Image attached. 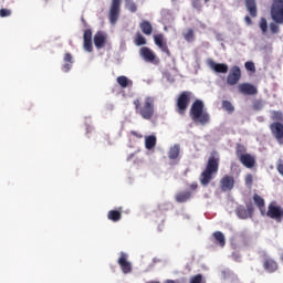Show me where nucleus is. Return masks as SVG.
<instances>
[{
    "instance_id": "nucleus-1",
    "label": "nucleus",
    "mask_w": 283,
    "mask_h": 283,
    "mask_svg": "<svg viewBox=\"0 0 283 283\" xmlns=\"http://www.w3.org/2000/svg\"><path fill=\"white\" fill-rule=\"evenodd\" d=\"M220 169V156L216 153H212L208 158L205 170L200 174L199 180L202 187H208L209 182L218 176Z\"/></svg>"
},
{
    "instance_id": "nucleus-2",
    "label": "nucleus",
    "mask_w": 283,
    "mask_h": 283,
    "mask_svg": "<svg viewBox=\"0 0 283 283\" xmlns=\"http://www.w3.org/2000/svg\"><path fill=\"white\" fill-rule=\"evenodd\" d=\"M155 103L156 99L153 96H146L144 102L140 98L134 99L133 105H135L136 114L142 116L144 120H151L156 114Z\"/></svg>"
},
{
    "instance_id": "nucleus-3",
    "label": "nucleus",
    "mask_w": 283,
    "mask_h": 283,
    "mask_svg": "<svg viewBox=\"0 0 283 283\" xmlns=\"http://www.w3.org/2000/svg\"><path fill=\"white\" fill-rule=\"evenodd\" d=\"M271 19L274 22L270 23V31L272 34L280 32V25L283 24V0H273L270 8Z\"/></svg>"
},
{
    "instance_id": "nucleus-4",
    "label": "nucleus",
    "mask_w": 283,
    "mask_h": 283,
    "mask_svg": "<svg viewBox=\"0 0 283 283\" xmlns=\"http://www.w3.org/2000/svg\"><path fill=\"white\" fill-rule=\"evenodd\" d=\"M190 118L199 125H207L211 120V116L205 111V102L196 99L190 107Z\"/></svg>"
},
{
    "instance_id": "nucleus-5",
    "label": "nucleus",
    "mask_w": 283,
    "mask_h": 283,
    "mask_svg": "<svg viewBox=\"0 0 283 283\" xmlns=\"http://www.w3.org/2000/svg\"><path fill=\"white\" fill-rule=\"evenodd\" d=\"M261 216H266V218H270L271 220H275V222H282V220H283V207L277 206V202L272 201L268 206V210H264V212Z\"/></svg>"
},
{
    "instance_id": "nucleus-6",
    "label": "nucleus",
    "mask_w": 283,
    "mask_h": 283,
    "mask_svg": "<svg viewBox=\"0 0 283 283\" xmlns=\"http://www.w3.org/2000/svg\"><path fill=\"white\" fill-rule=\"evenodd\" d=\"M189 103H191V92L189 91L181 92L177 98L178 114L184 115L185 112H187V107H189Z\"/></svg>"
},
{
    "instance_id": "nucleus-7",
    "label": "nucleus",
    "mask_w": 283,
    "mask_h": 283,
    "mask_svg": "<svg viewBox=\"0 0 283 283\" xmlns=\"http://www.w3.org/2000/svg\"><path fill=\"white\" fill-rule=\"evenodd\" d=\"M120 3H122V0H112L111 2L108 19L112 25H116V23L118 22V19L120 17Z\"/></svg>"
},
{
    "instance_id": "nucleus-8",
    "label": "nucleus",
    "mask_w": 283,
    "mask_h": 283,
    "mask_svg": "<svg viewBox=\"0 0 283 283\" xmlns=\"http://www.w3.org/2000/svg\"><path fill=\"white\" fill-rule=\"evenodd\" d=\"M237 156L240 163L243 165V167H247V169H253V167H255V157L251 154H242V150L238 148Z\"/></svg>"
},
{
    "instance_id": "nucleus-9",
    "label": "nucleus",
    "mask_w": 283,
    "mask_h": 283,
    "mask_svg": "<svg viewBox=\"0 0 283 283\" xmlns=\"http://www.w3.org/2000/svg\"><path fill=\"white\" fill-rule=\"evenodd\" d=\"M270 132L275 138V140L279 143V145H283V124L282 122H273L270 124Z\"/></svg>"
},
{
    "instance_id": "nucleus-10",
    "label": "nucleus",
    "mask_w": 283,
    "mask_h": 283,
    "mask_svg": "<svg viewBox=\"0 0 283 283\" xmlns=\"http://www.w3.org/2000/svg\"><path fill=\"white\" fill-rule=\"evenodd\" d=\"M128 260H129V254L125 252H120L119 258L117 260V264L120 266L122 273H124V275H127L133 271L132 262H129Z\"/></svg>"
},
{
    "instance_id": "nucleus-11",
    "label": "nucleus",
    "mask_w": 283,
    "mask_h": 283,
    "mask_svg": "<svg viewBox=\"0 0 283 283\" xmlns=\"http://www.w3.org/2000/svg\"><path fill=\"white\" fill-rule=\"evenodd\" d=\"M240 78H242V71L240 70V66H232L227 76V83L231 86L238 85V83H240Z\"/></svg>"
},
{
    "instance_id": "nucleus-12",
    "label": "nucleus",
    "mask_w": 283,
    "mask_h": 283,
    "mask_svg": "<svg viewBox=\"0 0 283 283\" xmlns=\"http://www.w3.org/2000/svg\"><path fill=\"white\" fill-rule=\"evenodd\" d=\"M219 187L223 193L233 191V187H235V178L231 175H224L219 181Z\"/></svg>"
},
{
    "instance_id": "nucleus-13",
    "label": "nucleus",
    "mask_w": 283,
    "mask_h": 283,
    "mask_svg": "<svg viewBox=\"0 0 283 283\" xmlns=\"http://www.w3.org/2000/svg\"><path fill=\"white\" fill-rule=\"evenodd\" d=\"M261 258L263 260V269L268 273H275L277 271V262L273 260L266 252H262Z\"/></svg>"
},
{
    "instance_id": "nucleus-14",
    "label": "nucleus",
    "mask_w": 283,
    "mask_h": 283,
    "mask_svg": "<svg viewBox=\"0 0 283 283\" xmlns=\"http://www.w3.org/2000/svg\"><path fill=\"white\" fill-rule=\"evenodd\" d=\"M235 213L240 220H249V218H253V206H239L235 210Z\"/></svg>"
},
{
    "instance_id": "nucleus-15",
    "label": "nucleus",
    "mask_w": 283,
    "mask_h": 283,
    "mask_svg": "<svg viewBox=\"0 0 283 283\" xmlns=\"http://www.w3.org/2000/svg\"><path fill=\"white\" fill-rule=\"evenodd\" d=\"M238 91L243 96H255L258 94V87L251 83H241L238 85Z\"/></svg>"
},
{
    "instance_id": "nucleus-16",
    "label": "nucleus",
    "mask_w": 283,
    "mask_h": 283,
    "mask_svg": "<svg viewBox=\"0 0 283 283\" xmlns=\"http://www.w3.org/2000/svg\"><path fill=\"white\" fill-rule=\"evenodd\" d=\"M155 45L161 50L167 56H171V51H169V46H167V42L165 41V35L163 33L154 35Z\"/></svg>"
},
{
    "instance_id": "nucleus-17",
    "label": "nucleus",
    "mask_w": 283,
    "mask_h": 283,
    "mask_svg": "<svg viewBox=\"0 0 283 283\" xmlns=\"http://www.w3.org/2000/svg\"><path fill=\"white\" fill-rule=\"evenodd\" d=\"M93 41L97 50H103V46L107 45V33L104 31H97L93 38Z\"/></svg>"
},
{
    "instance_id": "nucleus-18",
    "label": "nucleus",
    "mask_w": 283,
    "mask_h": 283,
    "mask_svg": "<svg viewBox=\"0 0 283 283\" xmlns=\"http://www.w3.org/2000/svg\"><path fill=\"white\" fill-rule=\"evenodd\" d=\"M208 65L217 74H227L229 72V65L224 63H216L213 60H208Z\"/></svg>"
},
{
    "instance_id": "nucleus-19",
    "label": "nucleus",
    "mask_w": 283,
    "mask_h": 283,
    "mask_svg": "<svg viewBox=\"0 0 283 283\" xmlns=\"http://www.w3.org/2000/svg\"><path fill=\"white\" fill-rule=\"evenodd\" d=\"M139 55L146 61V63H154V61H156V53L147 46H143L139 50Z\"/></svg>"
},
{
    "instance_id": "nucleus-20",
    "label": "nucleus",
    "mask_w": 283,
    "mask_h": 283,
    "mask_svg": "<svg viewBox=\"0 0 283 283\" xmlns=\"http://www.w3.org/2000/svg\"><path fill=\"white\" fill-rule=\"evenodd\" d=\"M245 8L252 19L258 17V2L255 0H244Z\"/></svg>"
},
{
    "instance_id": "nucleus-21",
    "label": "nucleus",
    "mask_w": 283,
    "mask_h": 283,
    "mask_svg": "<svg viewBox=\"0 0 283 283\" xmlns=\"http://www.w3.org/2000/svg\"><path fill=\"white\" fill-rule=\"evenodd\" d=\"M139 28L143 32V34H146V36H151L153 32H154V27L151 25L150 21L147 20H143L139 23Z\"/></svg>"
},
{
    "instance_id": "nucleus-22",
    "label": "nucleus",
    "mask_w": 283,
    "mask_h": 283,
    "mask_svg": "<svg viewBox=\"0 0 283 283\" xmlns=\"http://www.w3.org/2000/svg\"><path fill=\"white\" fill-rule=\"evenodd\" d=\"M117 84L122 86L123 90H126V87H133L134 86V81L129 80L125 75H120L116 78Z\"/></svg>"
},
{
    "instance_id": "nucleus-23",
    "label": "nucleus",
    "mask_w": 283,
    "mask_h": 283,
    "mask_svg": "<svg viewBox=\"0 0 283 283\" xmlns=\"http://www.w3.org/2000/svg\"><path fill=\"white\" fill-rule=\"evenodd\" d=\"M253 200H254V205L258 207V209L260 210L261 216H262L264 213V211L266 210L264 198H262L258 193H254L253 195Z\"/></svg>"
},
{
    "instance_id": "nucleus-24",
    "label": "nucleus",
    "mask_w": 283,
    "mask_h": 283,
    "mask_svg": "<svg viewBox=\"0 0 283 283\" xmlns=\"http://www.w3.org/2000/svg\"><path fill=\"white\" fill-rule=\"evenodd\" d=\"M176 202L182 203L191 200V191H180L175 196Z\"/></svg>"
},
{
    "instance_id": "nucleus-25",
    "label": "nucleus",
    "mask_w": 283,
    "mask_h": 283,
    "mask_svg": "<svg viewBox=\"0 0 283 283\" xmlns=\"http://www.w3.org/2000/svg\"><path fill=\"white\" fill-rule=\"evenodd\" d=\"M178 156H180V145L176 144L169 149L168 158L170 160H176L178 159Z\"/></svg>"
},
{
    "instance_id": "nucleus-26",
    "label": "nucleus",
    "mask_w": 283,
    "mask_h": 283,
    "mask_svg": "<svg viewBox=\"0 0 283 283\" xmlns=\"http://www.w3.org/2000/svg\"><path fill=\"white\" fill-rule=\"evenodd\" d=\"M216 244L219 247H224L227 244V240L224 239V234L221 231H216L213 233Z\"/></svg>"
},
{
    "instance_id": "nucleus-27",
    "label": "nucleus",
    "mask_w": 283,
    "mask_h": 283,
    "mask_svg": "<svg viewBox=\"0 0 283 283\" xmlns=\"http://www.w3.org/2000/svg\"><path fill=\"white\" fill-rule=\"evenodd\" d=\"M107 218L112 222H118L123 218V213L118 210H111L108 211Z\"/></svg>"
},
{
    "instance_id": "nucleus-28",
    "label": "nucleus",
    "mask_w": 283,
    "mask_h": 283,
    "mask_svg": "<svg viewBox=\"0 0 283 283\" xmlns=\"http://www.w3.org/2000/svg\"><path fill=\"white\" fill-rule=\"evenodd\" d=\"M156 136L155 135H149L145 139V147L146 149H154L156 147Z\"/></svg>"
},
{
    "instance_id": "nucleus-29",
    "label": "nucleus",
    "mask_w": 283,
    "mask_h": 283,
    "mask_svg": "<svg viewBox=\"0 0 283 283\" xmlns=\"http://www.w3.org/2000/svg\"><path fill=\"white\" fill-rule=\"evenodd\" d=\"M135 45H147V39H145V36H143V34L140 32H137L135 34V40H134Z\"/></svg>"
},
{
    "instance_id": "nucleus-30",
    "label": "nucleus",
    "mask_w": 283,
    "mask_h": 283,
    "mask_svg": "<svg viewBox=\"0 0 283 283\" xmlns=\"http://www.w3.org/2000/svg\"><path fill=\"white\" fill-rule=\"evenodd\" d=\"M222 108L226 109V112H228L229 114H232V112L235 111V107H233V104H231V102L227 99L222 102Z\"/></svg>"
},
{
    "instance_id": "nucleus-31",
    "label": "nucleus",
    "mask_w": 283,
    "mask_h": 283,
    "mask_svg": "<svg viewBox=\"0 0 283 283\" xmlns=\"http://www.w3.org/2000/svg\"><path fill=\"white\" fill-rule=\"evenodd\" d=\"M272 120H275V123H282L283 120V114L280 111H273L271 115Z\"/></svg>"
},
{
    "instance_id": "nucleus-32",
    "label": "nucleus",
    "mask_w": 283,
    "mask_h": 283,
    "mask_svg": "<svg viewBox=\"0 0 283 283\" xmlns=\"http://www.w3.org/2000/svg\"><path fill=\"white\" fill-rule=\"evenodd\" d=\"M259 25L263 34H266V31L269 30V22H266V18H261Z\"/></svg>"
},
{
    "instance_id": "nucleus-33",
    "label": "nucleus",
    "mask_w": 283,
    "mask_h": 283,
    "mask_svg": "<svg viewBox=\"0 0 283 283\" xmlns=\"http://www.w3.org/2000/svg\"><path fill=\"white\" fill-rule=\"evenodd\" d=\"M83 48L85 52H94V46L92 44V40H83Z\"/></svg>"
},
{
    "instance_id": "nucleus-34",
    "label": "nucleus",
    "mask_w": 283,
    "mask_h": 283,
    "mask_svg": "<svg viewBox=\"0 0 283 283\" xmlns=\"http://www.w3.org/2000/svg\"><path fill=\"white\" fill-rule=\"evenodd\" d=\"M190 283H207V282L205 281V276H202V274H197L190 277Z\"/></svg>"
},
{
    "instance_id": "nucleus-35",
    "label": "nucleus",
    "mask_w": 283,
    "mask_h": 283,
    "mask_svg": "<svg viewBox=\"0 0 283 283\" xmlns=\"http://www.w3.org/2000/svg\"><path fill=\"white\" fill-rule=\"evenodd\" d=\"M126 8L127 10H129V12H136V10H138V7L136 6V2L128 0L126 2Z\"/></svg>"
},
{
    "instance_id": "nucleus-36",
    "label": "nucleus",
    "mask_w": 283,
    "mask_h": 283,
    "mask_svg": "<svg viewBox=\"0 0 283 283\" xmlns=\"http://www.w3.org/2000/svg\"><path fill=\"white\" fill-rule=\"evenodd\" d=\"M184 38L186 41H188V43H191V41H193V30L188 29V31L184 34Z\"/></svg>"
},
{
    "instance_id": "nucleus-37",
    "label": "nucleus",
    "mask_w": 283,
    "mask_h": 283,
    "mask_svg": "<svg viewBox=\"0 0 283 283\" xmlns=\"http://www.w3.org/2000/svg\"><path fill=\"white\" fill-rule=\"evenodd\" d=\"M83 41H92V29H86L84 31Z\"/></svg>"
},
{
    "instance_id": "nucleus-38",
    "label": "nucleus",
    "mask_w": 283,
    "mask_h": 283,
    "mask_svg": "<svg viewBox=\"0 0 283 283\" xmlns=\"http://www.w3.org/2000/svg\"><path fill=\"white\" fill-rule=\"evenodd\" d=\"M245 186L247 187H253V175L248 174L245 176Z\"/></svg>"
},
{
    "instance_id": "nucleus-39",
    "label": "nucleus",
    "mask_w": 283,
    "mask_h": 283,
    "mask_svg": "<svg viewBox=\"0 0 283 283\" xmlns=\"http://www.w3.org/2000/svg\"><path fill=\"white\" fill-rule=\"evenodd\" d=\"M262 107H264V104L262 103V101H255L253 103V109H255L256 112H260V109H262Z\"/></svg>"
},
{
    "instance_id": "nucleus-40",
    "label": "nucleus",
    "mask_w": 283,
    "mask_h": 283,
    "mask_svg": "<svg viewBox=\"0 0 283 283\" xmlns=\"http://www.w3.org/2000/svg\"><path fill=\"white\" fill-rule=\"evenodd\" d=\"M192 8H195L196 10H202L201 0H192Z\"/></svg>"
},
{
    "instance_id": "nucleus-41",
    "label": "nucleus",
    "mask_w": 283,
    "mask_h": 283,
    "mask_svg": "<svg viewBox=\"0 0 283 283\" xmlns=\"http://www.w3.org/2000/svg\"><path fill=\"white\" fill-rule=\"evenodd\" d=\"M10 14H12V11L10 9H0L1 18L10 17Z\"/></svg>"
},
{
    "instance_id": "nucleus-42",
    "label": "nucleus",
    "mask_w": 283,
    "mask_h": 283,
    "mask_svg": "<svg viewBox=\"0 0 283 283\" xmlns=\"http://www.w3.org/2000/svg\"><path fill=\"white\" fill-rule=\"evenodd\" d=\"M245 70H248L249 72H255V63L245 62Z\"/></svg>"
},
{
    "instance_id": "nucleus-43",
    "label": "nucleus",
    "mask_w": 283,
    "mask_h": 283,
    "mask_svg": "<svg viewBox=\"0 0 283 283\" xmlns=\"http://www.w3.org/2000/svg\"><path fill=\"white\" fill-rule=\"evenodd\" d=\"M276 171H279V174L281 176H283V160L282 159H279L277 160V164H276Z\"/></svg>"
},
{
    "instance_id": "nucleus-44",
    "label": "nucleus",
    "mask_w": 283,
    "mask_h": 283,
    "mask_svg": "<svg viewBox=\"0 0 283 283\" xmlns=\"http://www.w3.org/2000/svg\"><path fill=\"white\" fill-rule=\"evenodd\" d=\"M73 57H72V53H65V55H64V62L65 63H74V61L72 60Z\"/></svg>"
},
{
    "instance_id": "nucleus-45",
    "label": "nucleus",
    "mask_w": 283,
    "mask_h": 283,
    "mask_svg": "<svg viewBox=\"0 0 283 283\" xmlns=\"http://www.w3.org/2000/svg\"><path fill=\"white\" fill-rule=\"evenodd\" d=\"M63 72H70L72 70V63L65 62V64L62 66Z\"/></svg>"
},
{
    "instance_id": "nucleus-46",
    "label": "nucleus",
    "mask_w": 283,
    "mask_h": 283,
    "mask_svg": "<svg viewBox=\"0 0 283 283\" xmlns=\"http://www.w3.org/2000/svg\"><path fill=\"white\" fill-rule=\"evenodd\" d=\"M244 21H245L247 25H251L253 23V20H251V17H249V15H245Z\"/></svg>"
},
{
    "instance_id": "nucleus-47",
    "label": "nucleus",
    "mask_w": 283,
    "mask_h": 283,
    "mask_svg": "<svg viewBox=\"0 0 283 283\" xmlns=\"http://www.w3.org/2000/svg\"><path fill=\"white\" fill-rule=\"evenodd\" d=\"M130 135L136 136V138H143V135L138 134L136 130H132Z\"/></svg>"
},
{
    "instance_id": "nucleus-48",
    "label": "nucleus",
    "mask_w": 283,
    "mask_h": 283,
    "mask_svg": "<svg viewBox=\"0 0 283 283\" xmlns=\"http://www.w3.org/2000/svg\"><path fill=\"white\" fill-rule=\"evenodd\" d=\"M190 189L196 190L198 189V184L193 182L190 185Z\"/></svg>"
},
{
    "instance_id": "nucleus-49",
    "label": "nucleus",
    "mask_w": 283,
    "mask_h": 283,
    "mask_svg": "<svg viewBox=\"0 0 283 283\" xmlns=\"http://www.w3.org/2000/svg\"><path fill=\"white\" fill-rule=\"evenodd\" d=\"M165 283H176L174 280H166Z\"/></svg>"
},
{
    "instance_id": "nucleus-50",
    "label": "nucleus",
    "mask_w": 283,
    "mask_h": 283,
    "mask_svg": "<svg viewBox=\"0 0 283 283\" xmlns=\"http://www.w3.org/2000/svg\"><path fill=\"white\" fill-rule=\"evenodd\" d=\"M210 0H205V3H209Z\"/></svg>"
},
{
    "instance_id": "nucleus-51",
    "label": "nucleus",
    "mask_w": 283,
    "mask_h": 283,
    "mask_svg": "<svg viewBox=\"0 0 283 283\" xmlns=\"http://www.w3.org/2000/svg\"><path fill=\"white\" fill-rule=\"evenodd\" d=\"M281 260H282V262H283V253L281 254Z\"/></svg>"
}]
</instances>
